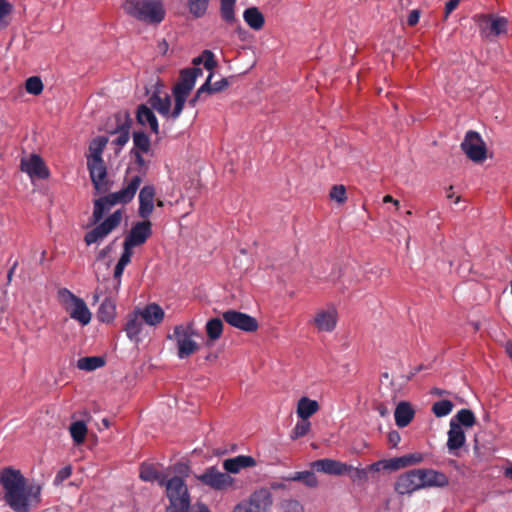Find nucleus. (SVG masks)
<instances>
[{
	"label": "nucleus",
	"instance_id": "f257e3e1",
	"mask_svg": "<svg viewBox=\"0 0 512 512\" xmlns=\"http://www.w3.org/2000/svg\"><path fill=\"white\" fill-rule=\"evenodd\" d=\"M3 499L14 512H30L41 502V487L28 484L20 470L5 467L0 471Z\"/></svg>",
	"mask_w": 512,
	"mask_h": 512
},
{
	"label": "nucleus",
	"instance_id": "f03ea898",
	"mask_svg": "<svg viewBox=\"0 0 512 512\" xmlns=\"http://www.w3.org/2000/svg\"><path fill=\"white\" fill-rule=\"evenodd\" d=\"M139 477L145 482H157L161 487L166 488V497L169 504L165 512H189L191 497L185 480L180 476L170 479L159 472L153 464L142 463L140 465Z\"/></svg>",
	"mask_w": 512,
	"mask_h": 512
},
{
	"label": "nucleus",
	"instance_id": "7ed1b4c3",
	"mask_svg": "<svg viewBox=\"0 0 512 512\" xmlns=\"http://www.w3.org/2000/svg\"><path fill=\"white\" fill-rule=\"evenodd\" d=\"M131 155L135 159V165L138 174L125 179L126 185L119 191L110 193L100 197L94 201V209L92 214V223H99L105 212L109 211L116 204H127L131 202L140 187L142 177L145 176L149 169V162L143 157L144 152L131 151Z\"/></svg>",
	"mask_w": 512,
	"mask_h": 512
},
{
	"label": "nucleus",
	"instance_id": "20e7f679",
	"mask_svg": "<svg viewBox=\"0 0 512 512\" xmlns=\"http://www.w3.org/2000/svg\"><path fill=\"white\" fill-rule=\"evenodd\" d=\"M123 9L129 16L151 26L159 25L166 16L161 0H125Z\"/></svg>",
	"mask_w": 512,
	"mask_h": 512
},
{
	"label": "nucleus",
	"instance_id": "39448f33",
	"mask_svg": "<svg viewBox=\"0 0 512 512\" xmlns=\"http://www.w3.org/2000/svg\"><path fill=\"white\" fill-rule=\"evenodd\" d=\"M57 300L72 319L83 326L90 323L92 315L82 298L67 288H60L57 292Z\"/></svg>",
	"mask_w": 512,
	"mask_h": 512
},
{
	"label": "nucleus",
	"instance_id": "423d86ee",
	"mask_svg": "<svg viewBox=\"0 0 512 512\" xmlns=\"http://www.w3.org/2000/svg\"><path fill=\"white\" fill-rule=\"evenodd\" d=\"M193 67H200L203 64L204 68L209 71L205 83L197 90L194 96H201L203 93H217L223 91L228 86V80L222 78L219 81L212 82V70L217 67V61L212 51L204 50L201 55L192 60Z\"/></svg>",
	"mask_w": 512,
	"mask_h": 512
},
{
	"label": "nucleus",
	"instance_id": "0eeeda50",
	"mask_svg": "<svg viewBox=\"0 0 512 512\" xmlns=\"http://www.w3.org/2000/svg\"><path fill=\"white\" fill-rule=\"evenodd\" d=\"M272 505L273 497L270 490L260 488L239 502L231 512H270Z\"/></svg>",
	"mask_w": 512,
	"mask_h": 512
},
{
	"label": "nucleus",
	"instance_id": "6e6552de",
	"mask_svg": "<svg viewBox=\"0 0 512 512\" xmlns=\"http://www.w3.org/2000/svg\"><path fill=\"white\" fill-rule=\"evenodd\" d=\"M168 338L175 339L180 359L188 358L198 350V344L192 339V322L175 326L173 335H168Z\"/></svg>",
	"mask_w": 512,
	"mask_h": 512
},
{
	"label": "nucleus",
	"instance_id": "1a4fd4ad",
	"mask_svg": "<svg viewBox=\"0 0 512 512\" xmlns=\"http://www.w3.org/2000/svg\"><path fill=\"white\" fill-rule=\"evenodd\" d=\"M461 149L475 163L483 162L487 157V147L481 135L473 130L466 132Z\"/></svg>",
	"mask_w": 512,
	"mask_h": 512
},
{
	"label": "nucleus",
	"instance_id": "9d476101",
	"mask_svg": "<svg viewBox=\"0 0 512 512\" xmlns=\"http://www.w3.org/2000/svg\"><path fill=\"white\" fill-rule=\"evenodd\" d=\"M481 35L486 38L498 37L507 33L508 20L493 14H480L474 17Z\"/></svg>",
	"mask_w": 512,
	"mask_h": 512
},
{
	"label": "nucleus",
	"instance_id": "9b49d317",
	"mask_svg": "<svg viewBox=\"0 0 512 512\" xmlns=\"http://www.w3.org/2000/svg\"><path fill=\"white\" fill-rule=\"evenodd\" d=\"M122 220L121 210H117L108 216L104 221L99 223L92 230L88 231L84 236V241L87 245H91L102 241L107 237L114 229H116Z\"/></svg>",
	"mask_w": 512,
	"mask_h": 512
},
{
	"label": "nucleus",
	"instance_id": "f8f14e48",
	"mask_svg": "<svg viewBox=\"0 0 512 512\" xmlns=\"http://www.w3.org/2000/svg\"><path fill=\"white\" fill-rule=\"evenodd\" d=\"M197 480L216 491H225L234 484V479L227 473L221 472L217 467H208L202 474L196 476Z\"/></svg>",
	"mask_w": 512,
	"mask_h": 512
},
{
	"label": "nucleus",
	"instance_id": "ddd939ff",
	"mask_svg": "<svg viewBox=\"0 0 512 512\" xmlns=\"http://www.w3.org/2000/svg\"><path fill=\"white\" fill-rule=\"evenodd\" d=\"M203 74L200 67H188L179 71L178 80L173 86L172 96H188L195 86L196 79Z\"/></svg>",
	"mask_w": 512,
	"mask_h": 512
},
{
	"label": "nucleus",
	"instance_id": "4468645a",
	"mask_svg": "<svg viewBox=\"0 0 512 512\" xmlns=\"http://www.w3.org/2000/svg\"><path fill=\"white\" fill-rule=\"evenodd\" d=\"M87 167L91 182L97 193H106L110 190L111 185L107 178V167L104 160H87Z\"/></svg>",
	"mask_w": 512,
	"mask_h": 512
},
{
	"label": "nucleus",
	"instance_id": "2eb2a0df",
	"mask_svg": "<svg viewBox=\"0 0 512 512\" xmlns=\"http://www.w3.org/2000/svg\"><path fill=\"white\" fill-rule=\"evenodd\" d=\"M222 316L229 325L245 332H255L259 327L256 318L240 311L227 310Z\"/></svg>",
	"mask_w": 512,
	"mask_h": 512
},
{
	"label": "nucleus",
	"instance_id": "dca6fc26",
	"mask_svg": "<svg viewBox=\"0 0 512 512\" xmlns=\"http://www.w3.org/2000/svg\"><path fill=\"white\" fill-rule=\"evenodd\" d=\"M152 235V223L149 220L136 222L129 233L126 235L124 242L131 247H139L146 243Z\"/></svg>",
	"mask_w": 512,
	"mask_h": 512
},
{
	"label": "nucleus",
	"instance_id": "f3484780",
	"mask_svg": "<svg viewBox=\"0 0 512 512\" xmlns=\"http://www.w3.org/2000/svg\"><path fill=\"white\" fill-rule=\"evenodd\" d=\"M421 490L426 488H445L449 485L448 476L431 468H417Z\"/></svg>",
	"mask_w": 512,
	"mask_h": 512
},
{
	"label": "nucleus",
	"instance_id": "a211bd4d",
	"mask_svg": "<svg viewBox=\"0 0 512 512\" xmlns=\"http://www.w3.org/2000/svg\"><path fill=\"white\" fill-rule=\"evenodd\" d=\"M21 171L27 173L31 179H46L49 177V170L43 159L32 154L28 158H22L20 163Z\"/></svg>",
	"mask_w": 512,
	"mask_h": 512
},
{
	"label": "nucleus",
	"instance_id": "6ab92c4d",
	"mask_svg": "<svg viewBox=\"0 0 512 512\" xmlns=\"http://www.w3.org/2000/svg\"><path fill=\"white\" fill-rule=\"evenodd\" d=\"M419 482L417 468L412 469L397 477L394 483V490L400 495L412 494L415 491L421 490Z\"/></svg>",
	"mask_w": 512,
	"mask_h": 512
},
{
	"label": "nucleus",
	"instance_id": "aec40b11",
	"mask_svg": "<svg viewBox=\"0 0 512 512\" xmlns=\"http://www.w3.org/2000/svg\"><path fill=\"white\" fill-rule=\"evenodd\" d=\"M312 468L318 472L341 476L352 471V466L329 458L319 459L312 463Z\"/></svg>",
	"mask_w": 512,
	"mask_h": 512
},
{
	"label": "nucleus",
	"instance_id": "412c9836",
	"mask_svg": "<svg viewBox=\"0 0 512 512\" xmlns=\"http://www.w3.org/2000/svg\"><path fill=\"white\" fill-rule=\"evenodd\" d=\"M337 310L334 307L316 312L313 324L319 332H332L337 325Z\"/></svg>",
	"mask_w": 512,
	"mask_h": 512
},
{
	"label": "nucleus",
	"instance_id": "4be33fe9",
	"mask_svg": "<svg viewBox=\"0 0 512 512\" xmlns=\"http://www.w3.org/2000/svg\"><path fill=\"white\" fill-rule=\"evenodd\" d=\"M115 120L117 122V126L112 133L118 134V136L113 140V144L121 149L130 138V126H131V118L127 113H118L115 115Z\"/></svg>",
	"mask_w": 512,
	"mask_h": 512
},
{
	"label": "nucleus",
	"instance_id": "5701e85b",
	"mask_svg": "<svg viewBox=\"0 0 512 512\" xmlns=\"http://www.w3.org/2000/svg\"><path fill=\"white\" fill-rule=\"evenodd\" d=\"M155 188L152 185H145L139 193L138 214L143 219H148L154 209Z\"/></svg>",
	"mask_w": 512,
	"mask_h": 512
},
{
	"label": "nucleus",
	"instance_id": "b1692460",
	"mask_svg": "<svg viewBox=\"0 0 512 512\" xmlns=\"http://www.w3.org/2000/svg\"><path fill=\"white\" fill-rule=\"evenodd\" d=\"M466 442V436L464 430L456 423L454 419L450 421V429L448 431L447 447L450 452H454V455H458L455 451L460 449Z\"/></svg>",
	"mask_w": 512,
	"mask_h": 512
},
{
	"label": "nucleus",
	"instance_id": "393cba45",
	"mask_svg": "<svg viewBox=\"0 0 512 512\" xmlns=\"http://www.w3.org/2000/svg\"><path fill=\"white\" fill-rule=\"evenodd\" d=\"M141 319L150 326L160 324L164 319V310L156 303H150L139 312Z\"/></svg>",
	"mask_w": 512,
	"mask_h": 512
},
{
	"label": "nucleus",
	"instance_id": "a878e982",
	"mask_svg": "<svg viewBox=\"0 0 512 512\" xmlns=\"http://www.w3.org/2000/svg\"><path fill=\"white\" fill-rule=\"evenodd\" d=\"M256 460L252 456L239 455L224 460L223 468L229 473H238L243 468L253 467Z\"/></svg>",
	"mask_w": 512,
	"mask_h": 512
},
{
	"label": "nucleus",
	"instance_id": "bb28decb",
	"mask_svg": "<svg viewBox=\"0 0 512 512\" xmlns=\"http://www.w3.org/2000/svg\"><path fill=\"white\" fill-rule=\"evenodd\" d=\"M394 417L398 427H406L414 417V410L408 402H400L395 409Z\"/></svg>",
	"mask_w": 512,
	"mask_h": 512
},
{
	"label": "nucleus",
	"instance_id": "cd10ccee",
	"mask_svg": "<svg viewBox=\"0 0 512 512\" xmlns=\"http://www.w3.org/2000/svg\"><path fill=\"white\" fill-rule=\"evenodd\" d=\"M136 118L139 124L145 126L149 125L152 132L157 134L159 132V126L157 118L154 112L145 105H141L136 114Z\"/></svg>",
	"mask_w": 512,
	"mask_h": 512
},
{
	"label": "nucleus",
	"instance_id": "c85d7f7f",
	"mask_svg": "<svg viewBox=\"0 0 512 512\" xmlns=\"http://www.w3.org/2000/svg\"><path fill=\"white\" fill-rule=\"evenodd\" d=\"M243 18L253 30H261L265 25L264 15L257 7H249L243 13Z\"/></svg>",
	"mask_w": 512,
	"mask_h": 512
},
{
	"label": "nucleus",
	"instance_id": "c756f323",
	"mask_svg": "<svg viewBox=\"0 0 512 512\" xmlns=\"http://www.w3.org/2000/svg\"><path fill=\"white\" fill-rule=\"evenodd\" d=\"M319 410V404L316 400L308 397H302L297 404V415L302 420H308L313 414Z\"/></svg>",
	"mask_w": 512,
	"mask_h": 512
},
{
	"label": "nucleus",
	"instance_id": "7c9ffc66",
	"mask_svg": "<svg viewBox=\"0 0 512 512\" xmlns=\"http://www.w3.org/2000/svg\"><path fill=\"white\" fill-rule=\"evenodd\" d=\"M115 315L116 305L114 301L110 298H105L98 309V320L103 323H110L114 320Z\"/></svg>",
	"mask_w": 512,
	"mask_h": 512
},
{
	"label": "nucleus",
	"instance_id": "2f4dec72",
	"mask_svg": "<svg viewBox=\"0 0 512 512\" xmlns=\"http://www.w3.org/2000/svg\"><path fill=\"white\" fill-rule=\"evenodd\" d=\"M223 322L220 318H212L207 321L205 331L207 334V345H211L218 340L223 333Z\"/></svg>",
	"mask_w": 512,
	"mask_h": 512
},
{
	"label": "nucleus",
	"instance_id": "473e14b6",
	"mask_svg": "<svg viewBox=\"0 0 512 512\" xmlns=\"http://www.w3.org/2000/svg\"><path fill=\"white\" fill-rule=\"evenodd\" d=\"M236 0H220V16L228 25H234L238 22L235 14Z\"/></svg>",
	"mask_w": 512,
	"mask_h": 512
},
{
	"label": "nucleus",
	"instance_id": "72a5a7b5",
	"mask_svg": "<svg viewBox=\"0 0 512 512\" xmlns=\"http://www.w3.org/2000/svg\"><path fill=\"white\" fill-rule=\"evenodd\" d=\"M138 312L130 314L125 324V332L130 340L137 339L138 335L142 330V322Z\"/></svg>",
	"mask_w": 512,
	"mask_h": 512
},
{
	"label": "nucleus",
	"instance_id": "f704fd0d",
	"mask_svg": "<svg viewBox=\"0 0 512 512\" xmlns=\"http://www.w3.org/2000/svg\"><path fill=\"white\" fill-rule=\"evenodd\" d=\"M108 143V138L105 136H99L94 138L89 145V152L90 155L88 156L87 160H102V153Z\"/></svg>",
	"mask_w": 512,
	"mask_h": 512
},
{
	"label": "nucleus",
	"instance_id": "c9c22d12",
	"mask_svg": "<svg viewBox=\"0 0 512 512\" xmlns=\"http://www.w3.org/2000/svg\"><path fill=\"white\" fill-rule=\"evenodd\" d=\"M133 148L131 151L148 153L151 149V140L143 131H134L132 134Z\"/></svg>",
	"mask_w": 512,
	"mask_h": 512
},
{
	"label": "nucleus",
	"instance_id": "e433bc0d",
	"mask_svg": "<svg viewBox=\"0 0 512 512\" xmlns=\"http://www.w3.org/2000/svg\"><path fill=\"white\" fill-rule=\"evenodd\" d=\"M105 365V359L101 356H87L78 359L77 367L84 371H93Z\"/></svg>",
	"mask_w": 512,
	"mask_h": 512
},
{
	"label": "nucleus",
	"instance_id": "4c0bfd02",
	"mask_svg": "<svg viewBox=\"0 0 512 512\" xmlns=\"http://www.w3.org/2000/svg\"><path fill=\"white\" fill-rule=\"evenodd\" d=\"M210 0H186L189 13L195 18L203 17L208 10Z\"/></svg>",
	"mask_w": 512,
	"mask_h": 512
},
{
	"label": "nucleus",
	"instance_id": "58836bf2",
	"mask_svg": "<svg viewBox=\"0 0 512 512\" xmlns=\"http://www.w3.org/2000/svg\"><path fill=\"white\" fill-rule=\"evenodd\" d=\"M71 437L76 444H82L87 435V426L84 421H75L69 428Z\"/></svg>",
	"mask_w": 512,
	"mask_h": 512
},
{
	"label": "nucleus",
	"instance_id": "ea45409f",
	"mask_svg": "<svg viewBox=\"0 0 512 512\" xmlns=\"http://www.w3.org/2000/svg\"><path fill=\"white\" fill-rule=\"evenodd\" d=\"M453 419L460 426L463 425L465 427H472L476 423L475 415L470 409L459 410Z\"/></svg>",
	"mask_w": 512,
	"mask_h": 512
},
{
	"label": "nucleus",
	"instance_id": "a19ab883",
	"mask_svg": "<svg viewBox=\"0 0 512 512\" xmlns=\"http://www.w3.org/2000/svg\"><path fill=\"white\" fill-rule=\"evenodd\" d=\"M454 405L450 400H440L433 404L432 412L436 417H445L451 413Z\"/></svg>",
	"mask_w": 512,
	"mask_h": 512
},
{
	"label": "nucleus",
	"instance_id": "79ce46f5",
	"mask_svg": "<svg viewBox=\"0 0 512 512\" xmlns=\"http://www.w3.org/2000/svg\"><path fill=\"white\" fill-rule=\"evenodd\" d=\"M291 480L301 481L307 487H311V488L316 487L318 484V480L312 471L296 472L294 474V476L291 477Z\"/></svg>",
	"mask_w": 512,
	"mask_h": 512
},
{
	"label": "nucleus",
	"instance_id": "37998d69",
	"mask_svg": "<svg viewBox=\"0 0 512 512\" xmlns=\"http://www.w3.org/2000/svg\"><path fill=\"white\" fill-rule=\"evenodd\" d=\"M25 90L32 95H39L43 90V83L40 77L31 76L25 81Z\"/></svg>",
	"mask_w": 512,
	"mask_h": 512
},
{
	"label": "nucleus",
	"instance_id": "c03bdc74",
	"mask_svg": "<svg viewBox=\"0 0 512 512\" xmlns=\"http://www.w3.org/2000/svg\"><path fill=\"white\" fill-rule=\"evenodd\" d=\"M311 428L309 420H302L297 422L293 430L291 431V439L295 440L308 434Z\"/></svg>",
	"mask_w": 512,
	"mask_h": 512
},
{
	"label": "nucleus",
	"instance_id": "a18cd8bd",
	"mask_svg": "<svg viewBox=\"0 0 512 512\" xmlns=\"http://www.w3.org/2000/svg\"><path fill=\"white\" fill-rule=\"evenodd\" d=\"M153 107L163 116H168L171 108V98H151Z\"/></svg>",
	"mask_w": 512,
	"mask_h": 512
},
{
	"label": "nucleus",
	"instance_id": "49530a36",
	"mask_svg": "<svg viewBox=\"0 0 512 512\" xmlns=\"http://www.w3.org/2000/svg\"><path fill=\"white\" fill-rule=\"evenodd\" d=\"M329 196L338 203H344L347 199L346 188L343 185L332 186Z\"/></svg>",
	"mask_w": 512,
	"mask_h": 512
},
{
	"label": "nucleus",
	"instance_id": "de8ad7c7",
	"mask_svg": "<svg viewBox=\"0 0 512 512\" xmlns=\"http://www.w3.org/2000/svg\"><path fill=\"white\" fill-rule=\"evenodd\" d=\"M384 460V470L389 471H397L400 469L405 468L403 457H394L390 459H383Z\"/></svg>",
	"mask_w": 512,
	"mask_h": 512
},
{
	"label": "nucleus",
	"instance_id": "09e8293b",
	"mask_svg": "<svg viewBox=\"0 0 512 512\" xmlns=\"http://www.w3.org/2000/svg\"><path fill=\"white\" fill-rule=\"evenodd\" d=\"M404 466H414L424 461V455L421 452H414L407 455H403Z\"/></svg>",
	"mask_w": 512,
	"mask_h": 512
},
{
	"label": "nucleus",
	"instance_id": "8fccbe9b",
	"mask_svg": "<svg viewBox=\"0 0 512 512\" xmlns=\"http://www.w3.org/2000/svg\"><path fill=\"white\" fill-rule=\"evenodd\" d=\"M164 89V83L162 82L161 79L157 78L156 82L153 85H151L150 88H146V96L156 97L160 96V94L162 93H164L165 96H169Z\"/></svg>",
	"mask_w": 512,
	"mask_h": 512
},
{
	"label": "nucleus",
	"instance_id": "3c124183",
	"mask_svg": "<svg viewBox=\"0 0 512 512\" xmlns=\"http://www.w3.org/2000/svg\"><path fill=\"white\" fill-rule=\"evenodd\" d=\"M349 473L351 474L350 477L354 482H365L368 479L367 470L364 468H354L352 466V471Z\"/></svg>",
	"mask_w": 512,
	"mask_h": 512
},
{
	"label": "nucleus",
	"instance_id": "603ef678",
	"mask_svg": "<svg viewBox=\"0 0 512 512\" xmlns=\"http://www.w3.org/2000/svg\"><path fill=\"white\" fill-rule=\"evenodd\" d=\"M13 6L6 0H0V24H2V21L5 17L10 15L12 13ZM1 26H7V23H3Z\"/></svg>",
	"mask_w": 512,
	"mask_h": 512
},
{
	"label": "nucleus",
	"instance_id": "864d4df0",
	"mask_svg": "<svg viewBox=\"0 0 512 512\" xmlns=\"http://www.w3.org/2000/svg\"><path fill=\"white\" fill-rule=\"evenodd\" d=\"M72 474V468L71 466H65L63 468H61L55 478H54V484L55 485H60L63 481H65L66 479H68Z\"/></svg>",
	"mask_w": 512,
	"mask_h": 512
},
{
	"label": "nucleus",
	"instance_id": "5fc2aeb1",
	"mask_svg": "<svg viewBox=\"0 0 512 512\" xmlns=\"http://www.w3.org/2000/svg\"><path fill=\"white\" fill-rule=\"evenodd\" d=\"M133 255V247L123 243V253L118 260L121 265L127 266L131 262Z\"/></svg>",
	"mask_w": 512,
	"mask_h": 512
},
{
	"label": "nucleus",
	"instance_id": "6e6d98bb",
	"mask_svg": "<svg viewBox=\"0 0 512 512\" xmlns=\"http://www.w3.org/2000/svg\"><path fill=\"white\" fill-rule=\"evenodd\" d=\"M186 99L187 98H175V105L171 114L173 118H177L181 114Z\"/></svg>",
	"mask_w": 512,
	"mask_h": 512
},
{
	"label": "nucleus",
	"instance_id": "4d7b16f0",
	"mask_svg": "<svg viewBox=\"0 0 512 512\" xmlns=\"http://www.w3.org/2000/svg\"><path fill=\"white\" fill-rule=\"evenodd\" d=\"M387 440L389 445L394 448L400 443L401 436L398 431L393 430L388 433Z\"/></svg>",
	"mask_w": 512,
	"mask_h": 512
},
{
	"label": "nucleus",
	"instance_id": "13d9d810",
	"mask_svg": "<svg viewBox=\"0 0 512 512\" xmlns=\"http://www.w3.org/2000/svg\"><path fill=\"white\" fill-rule=\"evenodd\" d=\"M419 18H420V11L417 9L412 10L408 15L407 24L409 26L413 27L419 22Z\"/></svg>",
	"mask_w": 512,
	"mask_h": 512
},
{
	"label": "nucleus",
	"instance_id": "bf43d9fd",
	"mask_svg": "<svg viewBox=\"0 0 512 512\" xmlns=\"http://www.w3.org/2000/svg\"><path fill=\"white\" fill-rule=\"evenodd\" d=\"M460 0H449L445 5V18L449 16V14L457 8Z\"/></svg>",
	"mask_w": 512,
	"mask_h": 512
},
{
	"label": "nucleus",
	"instance_id": "052dcab7",
	"mask_svg": "<svg viewBox=\"0 0 512 512\" xmlns=\"http://www.w3.org/2000/svg\"><path fill=\"white\" fill-rule=\"evenodd\" d=\"M112 251V243L101 249L97 254V260L103 261Z\"/></svg>",
	"mask_w": 512,
	"mask_h": 512
},
{
	"label": "nucleus",
	"instance_id": "680f3d73",
	"mask_svg": "<svg viewBox=\"0 0 512 512\" xmlns=\"http://www.w3.org/2000/svg\"><path fill=\"white\" fill-rule=\"evenodd\" d=\"M126 266L121 265L119 262H117L115 269H114V279L117 280L118 284H120L121 276L123 275L124 269Z\"/></svg>",
	"mask_w": 512,
	"mask_h": 512
},
{
	"label": "nucleus",
	"instance_id": "e2e57ef3",
	"mask_svg": "<svg viewBox=\"0 0 512 512\" xmlns=\"http://www.w3.org/2000/svg\"><path fill=\"white\" fill-rule=\"evenodd\" d=\"M157 49L159 53H161L162 55H166L169 49L168 42L165 39H162L158 42Z\"/></svg>",
	"mask_w": 512,
	"mask_h": 512
},
{
	"label": "nucleus",
	"instance_id": "0e129e2a",
	"mask_svg": "<svg viewBox=\"0 0 512 512\" xmlns=\"http://www.w3.org/2000/svg\"><path fill=\"white\" fill-rule=\"evenodd\" d=\"M368 469L373 472H379L381 470H384V460H379L374 463H372Z\"/></svg>",
	"mask_w": 512,
	"mask_h": 512
},
{
	"label": "nucleus",
	"instance_id": "69168bd1",
	"mask_svg": "<svg viewBox=\"0 0 512 512\" xmlns=\"http://www.w3.org/2000/svg\"><path fill=\"white\" fill-rule=\"evenodd\" d=\"M189 467L186 464L179 463L175 466V472L187 475Z\"/></svg>",
	"mask_w": 512,
	"mask_h": 512
},
{
	"label": "nucleus",
	"instance_id": "338daca9",
	"mask_svg": "<svg viewBox=\"0 0 512 512\" xmlns=\"http://www.w3.org/2000/svg\"><path fill=\"white\" fill-rule=\"evenodd\" d=\"M383 202L384 203H393L396 207L399 206V201L398 200H395L391 195H385L383 197Z\"/></svg>",
	"mask_w": 512,
	"mask_h": 512
},
{
	"label": "nucleus",
	"instance_id": "774afa93",
	"mask_svg": "<svg viewBox=\"0 0 512 512\" xmlns=\"http://www.w3.org/2000/svg\"><path fill=\"white\" fill-rule=\"evenodd\" d=\"M196 512H211V511L209 510V508L205 504L198 503L197 504V511Z\"/></svg>",
	"mask_w": 512,
	"mask_h": 512
}]
</instances>
